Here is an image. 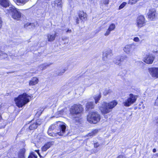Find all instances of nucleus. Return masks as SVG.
I'll return each mask as SVG.
<instances>
[{
    "instance_id": "obj_19",
    "label": "nucleus",
    "mask_w": 158,
    "mask_h": 158,
    "mask_svg": "<svg viewBox=\"0 0 158 158\" xmlns=\"http://www.w3.org/2000/svg\"><path fill=\"white\" fill-rule=\"evenodd\" d=\"M52 64V63H49L43 64L39 66V68L42 70H43L46 69L47 67L49 66Z\"/></svg>"
},
{
    "instance_id": "obj_25",
    "label": "nucleus",
    "mask_w": 158,
    "mask_h": 158,
    "mask_svg": "<svg viewBox=\"0 0 158 158\" xmlns=\"http://www.w3.org/2000/svg\"><path fill=\"white\" fill-rule=\"evenodd\" d=\"M38 126L36 123L35 122L31 123L29 127V128L30 130H33L37 128Z\"/></svg>"
},
{
    "instance_id": "obj_1",
    "label": "nucleus",
    "mask_w": 158,
    "mask_h": 158,
    "mask_svg": "<svg viewBox=\"0 0 158 158\" xmlns=\"http://www.w3.org/2000/svg\"><path fill=\"white\" fill-rule=\"evenodd\" d=\"M117 104V101L114 100L109 102H103L102 103L101 106H99V109L102 114H108L112 111Z\"/></svg>"
},
{
    "instance_id": "obj_40",
    "label": "nucleus",
    "mask_w": 158,
    "mask_h": 158,
    "mask_svg": "<svg viewBox=\"0 0 158 158\" xmlns=\"http://www.w3.org/2000/svg\"><path fill=\"white\" fill-rule=\"evenodd\" d=\"M35 123H36L37 126H38V125H40L41 124L42 121V120L40 119H37Z\"/></svg>"
},
{
    "instance_id": "obj_33",
    "label": "nucleus",
    "mask_w": 158,
    "mask_h": 158,
    "mask_svg": "<svg viewBox=\"0 0 158 158\" xmlns=\"http://www.w3.org/2000/svg\"><path fill=\"white\" fill-rule=\"evenodd\" d=\"M37 156L34 152L31 153L28 158H37Z\"/></svg>"
},
{
    "instance_id": "obj_7",
    "label": "nucleus",
    "mask_w": 158,
    "mask_h": 158,
    "mask_svg": "<svg viewBox=\"0 0 158 158\" xmlns=\"http://www.w3.org/2000/svg\"><path fill=\"white\" fill-rule=\"evenodd\" d=\"M137 99V97L132 94H129V96L123 102L124 106L128 107L135 102Z\"/></svg>"
},
{
    "instance_id": "obj_6",
    "label": "nucleus",
    "mask_w": 158,
    "mask_h": 158,
    "mask_svg": "<svg viewBox=\"0 0 158 158\" xmlns=\"http://www.w3.org/2000/svg\"><path fill=\"white\" fill-rule=\"evenodd\" d=\"M83 110L82 106L80 104H75L72 106L70 110L71 113L73 116L74 118L77 117L76 115H78Z\"/></svg>"
},
{
    "instance_id": "obj_8",
    "label": "nucleus",
    "mask_w": 158,
    "mask_h": 158,
    "mask_svg": "<svg viewBox=\"0 0 158 158\" xmlns=\"http://www.w3.org/2000/svg\"><path fill=\"white\" fill-rule=\"evenodd\" d=\"M133 46L132 44L126 45L123 48V51L126 54L130 56L132 55L133 52L135 48L132 47Z\"/></svg>"
},
{
    "instance_id": "obj_21",
    "label": "nucleus",
    "mask_w": 158,
    "mask_h": 158,
    "mask_svg": "<svg viewBox=\"0 0 158 158\" xmlns=\"http://www.w3.org/2000/svg\"><path fill=\"white\" fill-rule=\"evenodd\" d=\"M35 27V25L33 23H27L25 24L24 25L25 28H27L31 29L34 27Z\"/></svg>"
},
{
    "instance_id": "obj_17",
    "label": "nucleus",
    "mask_w": 158,
    "mask_h": 158,
    "mask_svg": "<svg viewBox=\"0 0 158 158\" xmlns=\"http://www.w3.org/2000/svg\"><path fill=\"white\" fill-rule=\"evenodd\" d=\"M56 33H55L54 34H48L47 35L48 40V41H53L56 37Z\"/></svg>"
},
{
    "instance_id": "obj_44",
    "label": "nucleus",
    "mask_w": 158,
    "mask_h": 158,
    "mask_svg": "<svg viewBox=\"0 0 158 158\" xmlns=\"http://www.w3.org/2000/svg\"><path fill=\"white\" fill-rule=\"evenodd\" d=\"M99 144L98 143H96L94 144V147L95 148H97L99 147Z\"/></svg>"
},
{
    "instance_id": "obj_35",
    "label": "nucleus",
    "mask_w": 158,
    "mask_h": 158,
    "mask_svg": "<svg viewBox=\"0 0 158 158\" xmlns=\"http://www.w3.org/2000/svg\"><path fill=\"white\" fill-rule=\"evenodd\" d=\"M100 2L101 4L107 5L109 3V0H101Z\"/></svg>"
},
{
    "instance_id": "obj_32",
    "label": "nucleus",
    "mask_w": 158,
    "mask_h": 158,
    "mask_svg": "<svg viewBox=\"0 0 158 158\" xmlns=\"http://www.w3.org/2000/svg\"><path fill=\"white\" fill-rule=\"evenodd\" d=\"M115 27V24L113 23L111 24L110 26L108 29L111 31H113Z\"/></svg>"
},
{
    "instance_id": "obj_50",
    "label": "nucleus",
    "mask_w": 158,
    "mask_h": 158,
    "mask_svg": "<svg viewBox=\"0 0 158 158\" xmlns=\"http://www.w3.org/2000/svg\"><path fill=\"white\" fill-rule=\"evenodd\" d=\"M37 152L38 153V154H39V156H40V154H39V153H38V151H37Z\"/></svg>"
},
{
    "instance_id": "obj_10",
    "label": "nucleus",
    "mask_w": 158,
    "mask_h": 158,
    "mask_svg": "<svg viewBox=\"0 0 158 158\" xmlns=\"http://www.w3.org/2000/svg\"><path fill=\"white\" fill-rule=\"evenodd\" d=\"M154 57L151 54L147 55L144 58V61L148 64H152L154 59Z\"/></svg>"
},
{
    "instance_id": "obj_12",
    "label": "nucleus",
    "mask_w": 158,
    "mask_h": 158,
    "mask_svg": "<svg viewBox=\"0 0 158 158\" xmlns=\"http://www.w3.org/2000/svg\"><path fill=\"white\" fill-rule=\"evenodd\" d=\"M52 5L53 7L56 6L58 9L61 8L62 7L61 0H55L54 1L52 2Z\"/></svg>"
},
{
    "instance_id": "obj_38",
    "label": "nucleus",
    "mask_w": 158,
    "mask_h": 158,
    "mask_svg": "<svg viewBox=\"0 0 158 158\" xmlns=\"http://www.w3.org/2000/svg\"><path fill=\"white\" fill-rule=\"evenodd\" d=\"M111 91L110 89H106L104 90L103 94L104 95L106 96L110 93Z\"/></svg>"
},
{
    "instance_id": "obj_9",
    "label": "nucleus",
    "mask_w": 158,
    "mask_h": 158,
    "mask_svg": "<svg viewBox=\"0 0 158 158\" xmlns=\"http://www.w3.org/2000/svg\"><path fill=\"white\" fill-rule=\"evenodd\" d=\"M149 72L152 77L158 78V68H149Z\"/></svg>"
},
{
    "instance_id": "obj_18",
    "label": "nucleus",
    "mask_w": 158,
    "mask_h": 158,
    "mask_svg": "<svg viewBox=\"0 0 158 158\" xmlns=\"http://www.w3.org/2000/svg\"><path fill=\"white\" fill-rule=\"evenodd\" d=\"M94 105L93 102H88L86 105V109L87 110H89L90 109H93L94 108Z\"/></svg>"
},
{
    "instance_id": "obj_30",
    "label": "nucleus",
    "mask_w": 158,
    "mask_h": 158,
    "mask_svg": "<svg viewBox=\"0 0 158 158\" xmlns=\"http://www.w3.org/2000/svg\"><path fill=\"white\" fill-rule=\"evenodd\" d=\"M29 0H17V3L19 4H24L26 2H28Z\"/></svg>"
},
{
    "instance_id": "obj_34",
    "label": "nucleus",
    "mask_w": 158,
    "mask_h": 158,
    "mask_svg": "<svg viewBox=\"0 0 158 158\" xmlns=\"http://www.w3.org/2000/svg\"><path fill=\"white\" fill-rule=\"evenodd\" d=\"M7 54L5 53H4L2 51L0 50V56H2V58H5L7 57Z\"/></svg>"
},
{
    "instance_id": "obj_13",
    "label": "nucleus",
    "mask_w": 158,
    "mask_h": 158,
    "mask_svg": "<svg viewBox=\"0 0 158 158\" xmlns=\"http://www.w3.org/2000/svg\"><path fill=\"white\" fill-rule=\"evenodd\" d=\"M79 18H77V20H78L79 19L81 20L86 19H87V15L83 11H79L78 12Z\"/></svg>"
},
{
    "instance_id": "obj_51",
    "label": "nucleus",
    "mask_w": 158,
    "mask_h": 158,
    "mask_svg": "<svg viewBox=\"0 0 158 158\" xmlns=\"http://www.w3.org/2000/svg\"><path fill=\"white\" fill-rule=\"evenodd\" d=\"M155 52H156V51H155ZM156 52H157V51H156Z\"/></svg>"
},
{
    "instance_id": "obj_42",
    "label": "nucleus",
    "mask_w": 158,
    "mask_h": 158,
    "mask_svg": "<svg viewBox=\"0 0 158 158\" xmlns=\"http://www.w3.org/2000/svg\"><path fill=\"white\" fill-rule=\"evenodd\" d=\"M138 0H130L129 3L132 4L135 3Z\"/></svg>"
},
{
    "instance_id": "obj_16",
    "label": "nucleus",
    "mask_w": 158,
    "mask_h": 158,
    "mask_svg": "<svg viewBox=\"0 0 158 158\" xmlns=\"http://www.w3.org/2000/svg\"><path fill=\"white\" fill-rule=\"evenodd\" d=\"M38 79L37 77H34L31 78V80L30 81L29 85L30 86L35 85L38 83Z\"/></svg>"
},
{
    "instance_id": "obj_20",
    "label": "nucleus",
    "mask_w": 158,
    "mask_h": 158,
    "mask_svg": "<svg viewBox=\"0 0 158 158\" xmlns=\"http://www.w3.org/2000/svg\"><path fill=\"white\" fill-rule=\"evenodd\" d=\"M25 150L24 148L22 149L19 154V158H24V153Z\"/></svg>"
},
{
    "instance_id": "obj_47",
    "label": "nucleus",
    "mask_w": 158,
    "mask_h": 158,
    "mask_svg": "<svg viewBox=\"0 0 158 158\" xmlns=\"http://www.w3.org/2000/svg\"><path fill=\"white\" fill-rule=\"evenodd\" d=\"M2 20H0V28L2 26Z\"/></svg>"
},
{
    "instance_id": "obj_28",
    "label": "nucleus",
    "mask_w": 158,
    "mask_h": 158,
    "mask_svg": "<svg viewBox=\"0 0 158 158\" xmlns=\"http://www.w3.org/2000/svg\"><path fill=\"white\" fill-rule=\"evenodd\" d=\"M98 131L97 129H95L92 131L91 133L88 134V136H93L98 133Z\"/></svg>"
},
{
    "instance_id": "obj_48",
    "label": "nucleus",
    "mask_w": 158,
    "mask_h": 158,
    "mask_svg": "<svg viewBox=\"0 0 158 158\" xmlns=\"http://www.w3.org/2000/svg\"><path fill=\"white\" fill-rule=\"evenodd\" d=\"M156 149L155 148H154L153 149V152L154 153L155 152H156Z\"/></svg>"
},
{
    "instance_id": "obj_14",
    "label": "nucleus",
    "mask_w": 158,
    "mask_h": 158,
    "mask_svg": "<svg viewBox=\"0 0 158 158\" xmlns=\"http://www.w3.org/2000/svg\"><path fill=\"white\" fill-rule=\"evenodd\" d=\"M53 144L52 142H49L46 143L42 148L43 151H46L48 148L50 147Z\"/></svg>"
},
{
    "instance_id": "obj_29",
    "label": "nucleus",
    "mask_w": 158,
    "mask_h": 158,
    "mask_svg": "<svg viewBox=\"0 0 158 158\" xmlns=\"http://www.w3.org/2000/svg\"><path fill=\"white\" fill-rule=\"evenodd\" d=\"M109 52H105L103 53V59L104 60H106L107 58Z\"/></svg>"
},
{
    "instance_id": "obj_39",
    "label": "nucleus",
    "mask_w": 158,
    "mask_h": 158,
    "mask_svg": "<svg viewBox=\"0 0 158 158\" xmlns=\"http://www.w3.org/2000/svg\"><path fill=\"white\" fill-rule=\"evenodd\" d=\"M56 126L55 125H51L49 128L48 129L49 131H53L56 127Z\"/></svg>"
},
{
    "instance_id": "obj_31",
    "label": "nucleus",
    "mask_w": 158,
    "mask_h": 158,
    "mask_svg": "<svg viewBox=\"0 0 158 158\" xmlns=\"http://www.w3.org/2000/svg\"><path fill=\"white\" fill-rule=\"evenodd\" d=\"M66 70L67 69L66 68L61 70L60 72L57 73V75L58 76H61L62 75Z\"/></svg>"
},
{
    "instance_id": "obj_41",
    "label": "nucleus",
    "mask_w": 158,
    "mask_h": 158,
    "mask_svg": "<svg viewBox=\"0 0 158 158\" xmlns=\"http://www.w3.org/2000/svg\"><path fill=\"white\" fill-rule=\"evenodd\" d=\"M111 31L108 28L106 32L104 34V35L105 36H108L110 33Z\"/></svg>"
},
{
    "instance_id": "obj_46",
    "label": "nucleus",
    "mask_w": 158,
    "mask_h": 158,
    "mask_svg": "<svg viewBox=\"0 0 158 158\" xmlns=\"http://www.w3.org/2000/svg\"><path fill=\"white\" fill-rule=\"evenodd\" d=\"M117 158H124L123 156L122 155H119V156Z\"/></svg>"
},
{
    "instance_id": "obj_3",
    "label": "nucleus",
    "mask_w": 158,
    "mask_h": 158,
    "mask_svg": "<svg viewBox=\"0 0 158 158\" xmlns=\"http://www.w3.org/2000/svg\"><path fill=\"white\" fill-rule=\"evenodd\" d=\"M58 127L60 132H57L56 133H54L52 132V131H49L48 129V134L52 136H56L57 135L64 136H67L68 135V131L66 129V124L64 123H61L58 125Z\"/></svg>"
},
{
    "instance_id": "obj_37",
    "label": "nucleus",
    "mask_w": 158,
    "mask_h": 158,
    "mask_svg": "<svg viewBox=\"0 0 158 158\" xmlns=\"http://www.w3.org/2000/svg\"><path fill=\"white\" fill-rule=\"evenodd\" d=\"M127 3L126 2H123L122 3L121 5L119 6V9L120 10L122 8H123L126 5Z\"/></svg>"
},
{
    "instance_id": "obj_4",
    "label": "nucleus",
    "mask_w": 158,
    "mask_h": 158,
    "mask_svg": "<svg viewBox=\"0 0 158 158\" xmlns=\"http://www.w3.org/2000/svg\"><path fill=\"white\" fill-rule=\"evenodd\" d=\"M101 118L100 115L97 112L89 113L87 116V121L90 123L96 124L99 122Z\"/></svg>"
},
{
    "instance_id": "obj_36",
    "label": "nucleus",
    "mask_w": 158,
    "mask_h": 158,
    "mask_svg": "<svg viewBox=\"0 0 158 158\" xmlns=\"http://www.w3.org/2000/svg\"><path fill=\"white\" fill-rule=\"evenodd\" d=\"M145 18L143 15H139L137 17V20H144Z\"/></svg>"
},
{
    "instance_id": "obj_45",
    "label": "nucleus",
    "mask_w": 158,
    "mask_h": 158,
    "mask_svg": "<svg viewBox=\"0 0 158 158\" xmlns=\"http://www.w3.org/2000/svg\"><path fill=\"white\" fill-rule=\"evenodd\" d=\"M72 32V31L71 30H69L68 29L67 31H66V32L67 33H71Z\"/></svg>"
},
{
    "instance_id": "obj_43",
    "label": "nucleus",
    "mask_w": 158,
    "mask_h": 158,
    "mask_svg": "<svg viewBox=\"0 0 158 158\" xmlns=\"http://www.w3.org/2000/svg\"><path fill=\"white\" fill-rule=\"evenodd\" d=\"M133 40L135 42H139V39L138 37H135L134 38Z\"/></svg>"
},
{
    "instance_id": "obj_5",
    "label": "nucleus",
    "mask_w": 158,
    "mask_h": 158,
    "mask_svg": "<svg viewBox=\"0 0 158 158\" xmlns=\"http://www.w3.org/2000/svg\"><path fill=\"white\" fill-rule=\"evenodd\" d=\"M5 11L6 13H11L13 18L14 19H19L21 17V13L13 6H10L9 9L6 10Z\"/></svg>"
},
{
    "instance_id": "obj_23",
    "label": "nucleus",
    "mask_w": 158,
    "mask_h": 158,
    "mask_svg": "<svg viewBox=\"0 0 158 158\" xmlns=\"http://www.w3.org/2000/svg\"><path fill=\"white\" fill-rule=\"evenodd\" d=\"M101 97V94H97L94 97V98L95 101V103L96 104L98 102V101L100 100Z\"/></svg>"
},
{
    "instance_id": "obj_15",
    "label": "nucleus",
    "mask_w": 158,
    "mask_h": 158,
    "mask_svg": "<svg viewBox=\"0 0 158 158\" xmlns=\"http://www.w3.org/2000/svg\"><path fill=\"white\" fill-rule=\"evenodd\" d=\"M0 5L4 7H6L10 5L8 0H0Z\"/></svg>"
},
{
    "instance_id": "obj_24",
    "label": "nucleus",
    "mask_w": 158,
    "mask_h": 158,
    "mask_svg": "<svg viewBox=\"0 0 158 158\" xmlns=\"http://www.w3.org/2000/svg\"><path fill=\"white\" fill-rule=\"evenodd\" d=\"M137 26L139 27H141L145 25L144 20H137Z\"/></svg>"
},
{
    "instance_id": "obj_22",
    "label": "nucleus",
    "mask_w": 158,
    "mask_h": 158,
    "mask_svg": "<svg viewBox=\"0 0 158 158\" xmlns=\"http://www.w3.org/2000/svg\"><path fill=\"white\" fill-rule=\"evenodd\" d=\"M123 58H118L117 59H115L114 60V62L117 65H120L121 64V62L123 61Z\"/></svg>"
},
{
    "instance_id": "obj_11",
    "label": "nucleus",
    "mask_w": 158,
    "mask_h": 158,
    "mask_svg": "<svg viewBox=\"0 0 158 158\" xmlns=\"http://www.w3.org/2000/svg\"><path fill=\"white\" fill-rule=\"evenodd\" d=\"M156 11L154 9H151L148 13V18L150 19H153L156 17Z\"/></svg>"
},
{
    "instance_id": "obj_26",
    "label": "nucleus",
    "mask_w": 158,
    "mask_h": 158,
    "mask_svg": "<svg viewBox=\"0 0 158 158\" xmlns=\"http://www.w3.org/2000/svg\"><path fill=\"white\" fill-rule=\"evenodd\" d=\"M44 109V107H40L36 113V114L38 115H40Z\"/></svg>"
},
{
    "instance_id": "obj_2",
    "label": "nucleus",
    "mask_w": 158,
    "mask_h": 158,
    "mask_svg": "<svg viewBox=\"0 0 158 158\" xmlns=\"http://www.w3.org/2000/svg\"><path fill=\"white\" fill-rule=\"evenodd\" d=\"M30 97L26 93L19 95L14 100L16 106L19 107H22L29 102Z\"/></svg>"
},
{
    "instance_id": "obj_27",
    "label": "nucleus",
    "mask_w": 158,
    "mask_h": 158,
    "mask_svg": "<svg viewBox=\"0 0 158 158\" xmlns=\"http://www.w3.org/2000/svg\"><path fill=\"white\" fill-rule=\"evenodd\" d=\"M84 90V89L81 87L79 88L76 91V93H77L79 95L81 94H83Z\"/></svg>"
},
{
    "instance_id": "obj_49",
    "label": "nucleus",
    "mask_w": 158,
    "mask_h": 158,
    "mask_svg": "<svg viewBox=\"0 0 158 158\" xmlns=\"http://www.w3.org/2000/svg\"><path fill=\"white\" fill-rule=\"evenodd\" d=\"M156 122L157 123H158V118L156 120Z\"/></svg>"
}]
</instances>
